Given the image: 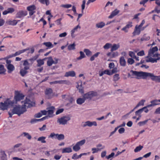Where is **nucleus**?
Here are the masks:
<instances>
[{
	"label": "nucleus",
	"mask_w": 160,
	"mask_h": 160,
	"mask_svg": "<svg viewBox=\"0 0 160 160\" xmlns=\"http://www.w3.org/2000/svg\"><path fill=\"white\" fill-rule=\"evenodd\" d=\"M24 97V96L22 94L20 93L18 91H15L14 98L16 101H19L23 99Z\"/></svg>",
	"instance_id": "nucleus-9"
},
{
	"label": "nucleus",
	"mask_w": 160,
	"mask_h": 160,
	"mask_svg": "<svg viewBox=\"0 0 160 160\" xmlns=\"http://www.w3.org/2000/svg\"><path fill=\"white\" fill-rule=\"evenodd\" d=\"M80 56L77 58V60H80L82 59L85 58L86 57L84 53L82 51H80Z\"/></svg>",
	"instance_id": "nucleus-33"
},
{
	"label": "nucleus",
	"mask_w": 160,
	"mask_h": 160,
	"mask_svg": "<svg viewBox=\"0 0 160 160\" xmlns=\"http://www.w3.org/2000/svg\"><path fill=\"white\" fill-rule=\"evenodd\" d=\"M119 75L118 74H116L113 76V80L116 81H118L119 79Z\"/></svg>",
	"instance_id": "nucleus-47"
},
{
	"label": "nucleus",
	"mask_w": 160,
	"mask_h": 160,
	"mask_svg": "<svg viewBox=\"0 0 160 160\" xmlns=\"http://www.w3.org/2000/svg\"><path fill=\"white\" fill-rule=\"evenodd\" d=\"M37 66L38 67H40L42 65L44 64V62L42 59H39L37 60Z\"/></svg>",
	"instance_id": "nucleus-30"
},
{
	"label": "nucleus",
	"mask_w": 160,
	"mask_h": 160,
	"mask_svg": "<svg viewBox=\"0 0 160 160\" xmlns=\"http://www.w3.org/2000/svg\"><path fill=\"white\" fill-rule=\"evenodd\" d=\"M18 22V21L15 20H8L6 22V23L8 25L12 26L16 25Z\"/></svg>",
	"instance_id": "nucleus-15"
},
{
	"label": "nucleus",
	"mask_w": 160,
	"mask_h": 160,
	"mask_svg": "<svg viewBox=\"0 0 160 160\" xmlns=\"http://www.w3.org/2000/svg\"><path fill=\"white\" fill-rule=\"evenodd\" d=\"M118 71V69L117 68H113V69H112V71L111 73H112V74L113 73H115L117 72Z\"/></svg>",
	"instance_id": "nucleus-60"
},
{
	"label": "nucleus",
	"mask_w": 160,
	"mask_h": 160,
	"mask_svg": "<svg viewBox=\"0 0 160 160\" xmlns=\"http://www.w3.org/2000/svg\"><path fill=\"white\" fill-rule=\"evenodd\" d=\"M6 66L8 69V72L9 73H11L14 70V67L12 64L6 65Z\"/></svg>",
	"instance_id": "nucleus-17"
},
{
	"label": "nucleus",
	"mask_w": 160,
	"mask_h": 160,
	"mask_svg": "<svg viewBox=\"0 0 160 160\" xmlns=\"http://www.w3.org/2000/svg\"><path fill=\"white\" fill-rule=\"evenodd\" d=\"M105 25V23L103 22H101L97 23L96 24V27L98 28H102Z\"/></svg>",
	"instance_id": "nucleus-20"
},
{
	"label": "nucleus",
	"mask_w": 160,
	"mask_h": 160,
	"mask_svg": "<svg viewBox=\"0 0 160 160\" xmlns=\"http://www.w3.org/2000/svg\"><path fill=\"white\" fill-rule=\"evenodd\" d=\"M156 114H160V107L157 108L154 112Z\"/></svg>",
	"instance_id": "nucleus-64"
},
{
	"label": "nucleus",
	"mask_w": 160,
	"mask_h": 160,
	"mask_svg": "<svg viewBox=\"0 0 160 160\" xmlns=\"http://www.w3.org/2000/svg\"><path fill=\"white\" fill-rule=\"evenodd\" d=\"M46 138L44 137H39L38 139V141H41V142L43 143H45L46 142V141H45Z\"/></svg>",
	"instance_id": "nucleus-40"
},
{
	"label": "nucleus",
	"mask_w": 160,
	"mask_h": 160,
	"mask_svg": "<svg viewBox=\"0 0 160 160\" xmlns=\"http://www.w3.org/2000/svg\"><path fill=\"white\" fill-rule=\"evenodd\" d=\"M125 130V129L124 128H122L119 129L118 132L119 133L122 134L124 132Z\"/></svg>",
	"instance_id": "nucleus-59"
},
{
	"label": "nucleus",
	"mask_w": 160,
	"mask_h": 160,
	"mask_svg": "<svg viewBox=\"0 0 160 160\" xmlns=\"http://www.w3.org/2000/svg\"><path fill=\"white\" fill-rule=\"evenodd\" d=\"M98 95L97 92L94 91L89 92L85 94L83 96V98H84L85 100H91L93 97H96Z\"/></svg>",
	"instance_id": "nucleus-5"
},
{
	"label": "nucleus",
	"mask_w": 160,
	"mask_h": 160,
	"mask_svg": "<svg viewBox=\"0 0 160 160\" xmlns=\"http://www.w3.org/2000/svg\"><path fill=\"white\" fill-rule=\"evenodd\" d=\"M43 44L48 47L52 48L53 47V45L50 42H45L43 43Z\"/></svg>",
	"instance_id": "nucleus-42"
},
{
	"label": "nucleus",
	"mask_w": 160,
	"mask_h": 160,
	"mask_svg": "<svg viewBox=\"0 0 160 160\" xmlns=\"http://www.w3.org/2000/svg\"><path fill=\"white\" fill-rule=\"evenodd\" d=\"M14 103L13 101H11L9 99H7L4 102H0V109L3 111L7 110L9 105L12 106Z\"/></svg>",
	"instance_id": "nucleus-4"
},
{
	"label": "nucleus",
	"mask_w": 160,
	"mask_h": 160,
	"mask_svg": "<svg viewBox=\"0 0 160 160\" xmlns=\"http://www.w3.org/2000/svg\"><path fill=\"white\" fill-rule=\"evenodd\" d=\"M72 150L70 148H63L62 151V152L64 153H69L72 152Z\"/></svg>",
	"instance_id": "nucleus-27"
},
{
	"label": "nucleus",
	"mask_w": 160,
	"mask_h": 160,
	"mask_svg": "<svg viewBox=\"0 0 160 160\" xmlns=\"http://www.w3.org/2000/svg\"><path fill=\"white\" fill-rule=\"evenodd\" d=\"M143 148L142 146L140 145L139 146L137 147L134 150V151L135 152H137L141 150Z\"/></svg>",
	"instance_id": "nucleus-43"
},
{
	"label": "nucleus",
	"mask_w": 160,
	"mask_h": 160,
	"mask_svg": "<svg viewBox=\"0 0 160 160\" xmlns=\"http://www.w3.org/2000/svg\"><path fill=\"white\" fill-rule=\"evenodd\" d=\"M1 160H7V155L5 153L4 151H3L1 152Z\"/></svg>",
	"instance_id": "nucleus-32"
},
{
	"label": "nucleus",
	"mask_w": 160,
	"mask_h": 160,
	"mask_svg": "<svg viewBox=\"0 0 160 160\" xmlns=\"http://www.w3.org/2000/svg\"><path fill=\"white\" fill-rule=\"evenodd\" d=\"M81 28L80 26H79V25H78L77 26H76L75 28H73V29H72V30L71 32H72V34H73L74 33V32L76 31H77V29L78 28Z\"/></svg>",
	"instance_id": "nucleus-48"
},
{
	"label": "nucleus",
	"mask_w": 160,
	"mask_h": 160,
	"mask_svg": "<svg viewBox=\"0 0 160 160\" xmlns=\"http://www.w3.org/2000/svg\"><path fill=\"white\" fill-rule=\"evenodd\" d=\"M59 140H63L64 139V136L63 134H58L56 138Z\"/></svg>",
	"instance_id": "nucleus-34"
},
{
	"label": "nucleus",
	"mask_w": 160,
	"mask_h": 160,
	"mask_svg": "<svg viewBox=\"0 0 160 160\" xmlns=\"http://www.w3.org/2000/svg\"><path fill=\"white\" fill-rule=\"evenodd\" d=\"M131 72L132 75H134L137 77V79H139V77H142L143 79H146L148 77H149L152 80L156 82H160V76H155L152 73L143 72L142 71L138 72L131 70Z\"/></svg>",
	"instance_id": "nucleus-2"
},
{
	"label": "nucleus",
	"mask_w": 160,
	"mask_h": 160,
	"mask_svg": "<svg viewBox=\"0 0 160 160\" xmlns=\"http://www.w3.org/2000/svg\"><path fill=\"white\" fill-rule=\"evenodd\" d=\"M111 51L112 52L118 49L120 47V45L119 44H114L112 46Z\"/></svg>",
	"instance_id": "nucleus-23"
},
{
	"label": "nucleus",
	"mask_w": 160,
	"mask_h": 160,
	"mask_svg": "<svg viewBox=\"0 0 160 160\" xmlns=\"http://www.w3.org/2000/svg\"><path fill=\"white\" fill-rule=\"evenodd\" d=\"M29 48H26L25 49L22 50L20 51H19L17 52H16L14 54V56H16L18 55H20V54L29 50Z\"/></svg>",
	"instance_id": "nucleus-26"
},
{
	"label": "nucleus",
	"mask_w": 160,
	"mask_h": 160,
	"mask_svg": "<svg viewBox=\"0 0 160 160\" xmlns=\"http://www.w3.org/2000/svg\"><path fill=\"white\" fill-rule=\"evenodd\" d=\"M76 88L78 89L79 92L81 93L84 92L83 88L82 86V82H81L80 86L78 85L76 86Z\"/></svg>",
	"instance_id": "nucleus-29"
},
{
	"label": "nucleus",
	"mask_w": 160,
	"mask_h": 160,
	"mask_svg": "<svg viewBox=\"0 0 160 160\" xmlns=\"http://www.w3.org/2000/svg\"><path fill=\"white\" fill-rule=\"evenodd\" d=\"M40 2L42 4H45L47 6L49 5V0H39Z\"/></svg>",
	"instance_id": "nucleus-45"
},
{
	"label": "nucleus",
	"mask_w": 160,
	"mask_h": 160,
	"mask_svg": "<svg viewBox=\"0 0 160 160\" xmlns=\"http://www.w3.org/2000/svg\"><path fill=\"white\" fill-rule=\"evenodd\" d=\"M61 6L64 8H68L71 7H72V5L69 4H63Z\"/></svg>",
	"instance_id": "nucleus-55"
},
{
	"label": "nucleus",
	"mask_w": 160,
	"mask_h": 160,
	"mask_svg": "<svg viewBox=\"0 0 160 160\" xmlns=\"http://www.w3.org/2000/svg\"><path fill=\"white\" fill-rule=\"evenodd\" d=\"M75 45L74 43H73L72 44H70L68 46V49L69 50H74L75 49Z\"/></svg>",
	"instance_id": "nucleus-39"
},
{
	"label": "nucleus",
	"mask_w": 160,
	"mask_h": 160,
	"mask_svg": "<svg viewBox=\"0 0 160 160\" xmlns=\"http://www.w3.org/2000/svg\"><path fill=\"white\" fill-rule=\"evenodd\" d=\"M75 75L76 73L75 72L73 71H71L66 72L64 75V76L65 77H68L69 76L73 77Z\"/></svg>",
	"instance_id": "nucleus-14"
},
{
	"label": "nucleus",
	"mask_w": 160,
	"mask_h": 160,
	"mask_svg": "<svg viewBox=\"0 0 160 160\" xmlns=\"http://www.w3.org/2000/svg\"><path fill=\"white\" fill-rule=\"evenodd\" d=\"M148 121V120H147L139 122L138 123V124L140 126L143 125L147 122Z\"/></svg>",
	"instance_id": "nucleus-53"
},
{
	"label": "nucleus",
	"mask_w": 160,
	"mask_h": 160,
	"mask_svg": "<svg viewBox=\"0 0 160 160\" xmlns=\"http://www.w3.org/2000/svg\"><path fill=\"white\" fill-rule=\"evenodd\" d=\"M29 67H24L23 68L21 69L20 71V73L22 77H24L26 74L28 73L27 70L29 69Z\"/></svg>",
	"instance_id": "nucleus-12"
},
{
	"label": "nucleus",
	"mask_w": 160,
	"mask_h": 160,
	"mask_svg": "<svg viewBox=\"0 0 160 160\" xmlns=\"http://www.w3.org/2000/svg\"><path fill=\"white\" fill-rule=\"evenodd\" d=\"M127 62L129 64L132 65L134 62V60L132 58H128Z\"/></svg>",
	"instance_id": "nucleus-46"
},
{
	"label": "nucleus",
	"mask_w": 160,
	"mask_h": 160,
	"mask_svg": "<svg viewBox=\"0 0 160 160\" xmlns=\"http://www.w3.org/2000/svg\"><path fill=\"white\" fill-rule=\"evenodd\" d=\"M97 124L96 121L91 122L89 121L83 122L82 123L81 125V126L83 128H85L87 126L91 127L92 126H97Z\"/></svg>",
	"instance_id": "nucleus-8"
},
{
	"label": "nucleus",
	"mask_w": 160,
	"mask_h": 160,
	"mask_svg": "<svg viewBox=\"0 0 160 160\" xmlns=\"http://www.w3.org/2000/svg\"><path fill=\"white\" fill-rule=\"evenodd\" d=\"M86 142L85 139L82 140L76 143L75 145L73 147V150L75 152H77L80 149V146L84 145Z\"/></svg>",
	"instance_id": "nucleus-7"
},
{
	"label": "nucleus",
	"mask_w": 160,
	"mask_h": 160,
	"mask_svg": "<svg viewBox=\"0 0 160 160\" xmlns=\"http://www.w3.org/2000/svg\"><path fill=\"white\" fill-rule=\"evenodd\" d=\"M27 9L29 11V15L31 16L35 12L33 11L36 9V8L34 5H33L28 7L27 8Z\"/></svg>",
	"instance_id": "nucleus-13"
},
{
	"label": "nucleus",
	"mask_w": 160,
	"mask_h": 160,
	"mask_svg": "<svg viewBox=\"0 0 160 160\" xmlns=\"http://www.w3.org/2000/svg\"><path fill=\"white\" fill-rule=\"evenodd\" d=\"M62 80L59 81H55L50 82L51 84H56L59 83V84H62Z\"/></svg>",
	"instance_id": "nucleus-51"
},
{
	"label": "nucleus",
	"mask_w": 160,
	"mask_h": 160,
	"mask_svg": "<svg viewBox=\"0 0 160 160\" xmlns=\"http://www.w3.org/2000/svg\"><path fill=\"white\" fill-rule=\"evenodd\" d=\"M105 148L104 146H103L100 149L99 148H93L92 149V151H93L92 153H97L98 152L99 150H100L101 149H103Z\"/></svg>",
	"instance_id": "nucleus-37"
},
{
	"label": "nucleus",
	"mask_w": 160,
	"mask_h": 160,
	"mask_svg": "<svg viewBox=\"0 0 160 160\" xmlns=\"http://www.w3.org/2000/svg\"><path fill=\"white\" fill-rule=\"evenodd\" d=\"M144 55V53L143 51H142L137 53V55L139 56H142Z\"/></svg>",
	"instance_id": "nucleus-63"
},
{
	"label": "nucleus",
	"mask_w": 160,
	"mask_h": 160,
	"mask_svg": "<svg viewBox=\"0 0 160 160\" xmlns=\"http://www.w3.org/2000/svg\"><path fill=\"white\" fill-rule=\"evenodd\" d=\"M145 102V100H141L138 103V104L140 106H143L144 104V102Z\"/></svg>",
	"instance_id": "nucleus-61"
},
{
	"label": "nucleus",
	"mask_w": 160,
	"mask_h": 160,
	"mask_svg": "<svg viewBox=\"0 0 160 160\" xmlns=\"http://www.w3.org/2000/svg\"><path fill=\"white\" fill-rule=\"evenodd\" d=\"M119 12L120 11L119 10H118L117 9H115L114 11L112 12L111 14L109 16V18H112L114 16L117 15Z\"/></svg>",
	"instance_id": "nucleus-19"
},
{
	"label": "nucleus",
	"mask_w": 160,
	"mask_h": 160,
	"mask_svg": "<svg viewBox=\"0 0 160 160\" xmlns=\"http://www.w3.org/2000/svg\"><path fill=\"white\" fill-rule=\"evenodd\" d=\"M45 93L46 97L48 99L52 98L53 96L52 90L51 88H46L45 91Z\"/></svg>",
	"instance_id": "nucleus-10"
},
{
	"label": "nucleus",
	"mask_w": 160,
	"mask_h": 160,
	"mask_svg": "<svg viewBox=\"0 0 160 160\" xmlns=\"http://www.w3.org/2000/svg\"><path fill=\"white\" fill-rule=\"evenodd\" d=\"M5 71L4 66L2 64H0V74L3 73Z\"/></svg>",
	"instance_id": "nucleus-41"
},
{
	"label": "nucleus",
	"mask_w": 160,
	"mask_h": 160,
	"mask_svg": "<svg viewBox=\"0 0 160 160\" xmlns=\"http://www.w3.org/2000/svg\"><path fill=\"white\" fill-rule=\"evenodd\" d=\"M48 61L47 62L48 66H51L53 64H54V61L53 60L52 57H50L48 58Z\"/></svg>",
	"instance_id": "nucleus-21"
},
{
	"label": "nucleus",
	"mask_w": 160,
	"mask_h": 160,
	"mask_svg": "<svg viewBox=\"0 0 160 160\" xmlns=\"http://www.w3.org/2000/svg\"><path fill=\"white\" fill-rule=\"evenodd\" d=\"M26 15V14L24 13V12L20 11L17 13V17L18 18H20L23 16H25Z\"/></svg>",
	"instance_id": "nucleus-28"
},
{
	"label": "nucleus",
	"mask_w": 160,
	"mask_h": 160,
	"mask_svg": "<svg viewBox=\"0 0 160 160\" xmlns=\"http://www.w3.org/2000/svg\"><path fill=\"white\" fill-rule=\"evenodd\" d=\"M129 56L132 58H134L136 56L135 53L132 51H130L129 53Z\"/></svg>",
	"instance_id": "nucleus-50"
},
{
	"label": "nucleus",
	"mask_w": 160,
	"mask_h": 160,
	"mask_svg": "<svg viewBox=\"0 0 160 160\" xmlns=\"http://www.w3.org/2000/svg\"><path fill=\"white\" fill-rule=\"evenodd\" d=\"M22 103H24V105L22 106L19 105L13 108L12 111L13 114H17L20 116L26 111V108H30L34 106L35 105L34 102H31L27 98L24 101L22 102Z\"/></svg>",
	"instance_id": "nucleus-1"
},
{
	"label": "nucleus",
	"mask_w": 160,
	"mask_h": 160,
	"mask_svg": "<svg viewBox=\"0 0 160 160\" xmlns=\"http://www.w3.org/2000/svg\"><path fill=\"white\" fill-rule=\"evenodd\" d=\"M14 11V10L13 8H8L6 10L4 11L3 12V14L4 15H5L8 13H12Z\"/></svg>",
	"instance_id": "nucleus-24"
},
{
	"label": "nucleus",
	"mask_w": 160,
	"mask_h": 160,
	"mask_svg": "<svg viewBox=\"0 0 160 160\" xmlns=\"http://www.w3.org/2000/svg\"><path fill=\"white\" fill-rule=\"evenodd\" d=\"M158 49L157 47H155L149 49L148 52V56L146 57L148 59L146 60L147 62H151L153 63L157 62L158 60L160 59V57H158V53L156 52Z\"/></svg>",
	"instance_id": "nucleus-3"
},
{
	"label": "nucleus",
	"mask_w": 160,
	"mask_h": 160,
	"mask_svg": "<svg viewBox=\"0 0 160 160\" xmlns=\"http://www.w3.org/2000/svg\"><path fill=\"white\" fill-rule=\"evenodd\" d=\"M104 74H106L109 75H112V73L110 72L108 70H105L103 71Z\"/></svg>",
	"instance_id": "nucleus-56"
},
{
	"label": "nucleus",
	"mask_w": 160,
	"mask_h": 160,
	"mask_svg": "<svg viewBox=\"0 0 160 160\" xmlns=\"http://www.w3.org/2000/svg\"><path fill=\"white\" fill-rule=\"evenodd\" d=\"M144 108H143L141 109H139L138 110L136 111L135 112L136 115L139 116L140 117H141V114L143 111L144 109Z\"/></svg>",
	"instance_id": "nucleus-31"
},
{
	"label": "nucleus",
	"mask_w": 160,
	"mask_h": 160,
	"mask_svg": "<svg viewBox=\"0 0 160 160\" xmlns=\"http://www.w3.org/2000/svg\"><path fill=\"white\" fill-rule=\"evenodd\" d=\"M62 84H66L67 85H70L71 82L68 81L67 80H62Z\"/></svg>",
	"instance_id": "nucleus-49"
},
{
	"label": "nucleus",
	"mask_w": 160,
	"mask_h": 160,
	"mask_svg": "<svg viewBox=\"0 0 160 160\" xmlns=\"http://www.w3.org/2000/svg\"><path fill=\"white\" fill-rule=\"evenodd\" d=\"M23 65L25 66L24 67H29V63L27 60H25L24 61Z\"/></svg>",
	"instance_id": "nucleus-52"
},
{
	"label": "nucleus",
	"mask_w": 160,
	"mask_h": 160,
	"mask_svg": "<svg viewBox=\"0 0 160 160\" xmlns=\"http://www.w3.org/2000/svg\"><path fill=\"white\" fill-rule=\"evenodd\" d=\"M63 109L62 108L58 110L56 112V115H58L59 114L62 113V112L63 111Z\"/></svg>",
	"instance_id": "nucleus-58"
},
{
	"label": "nucleus",
	"mask_w": 160,
	"mask_h": 160,
	"mask_svg": "<svg viewBox=\"0 0 160 160\" xmlns=\"http://www.w3.org/2000/svg\"><path fill=\"white\" fill-rule=\"evenodd\" d=\"M67 35V33L66 32H64L63 33L60 34L59 35V37L60 38H62L65 37Z\"/></svg>",
	"instance_id": "nucleus-62"
},
{
	"label": "nucleus",
	"mask_w": 160,
	"mask_h": 160,
	"mask_svg": "<svg viewBox=\"0 0 160 160\" xmlns=\"http://www.w3.org/2000/svg\"><path fill=\"white\" fill-rule=\"evenodd\" d=\"M21 136L25 137L29 140L31 139L32 138L31 135L29 133L26 132H23L21 134Z\"/></svg>",
	"instance_id": "nucleus-22"
},
{
	"label": "nucleus",
	"mask_w": 160,
	"mask_h": 160,
	"mask_svg": "<svg viewBox=\"0 0 160 160\" xmlns=\"http://www.w3.org/2000/svg\"><path fill=\"white\" fill-rule=\"evenodd\" d=\"M140 28L137 25L135 27L134 31L133 32V35L135 36L136 35H139L140 34Z\"/></svg>",
	"instance_id": "nucleus-18"
},
{
	"label": "nucleus",
	"mask_w": 160,
	"mask_h": 160,
	"mask_svg": "<svg viewBox=\"0 0 160 160\" xmlns=\"http://www.w3.org/2000/svg\"><path fill=\"white\" fill-rule=\"evenodd\" d=\"M71 119L70 117L68 116H64L58 119L57 122L60 125H65L67 124L68 121Z\"/></svg>",
	"instance_id": "nucleus-6"
},
{
	"label": "nucleus",
	"mask_w": 160,
	"mask_h": 160,
	"mask_svg": "<svg viewBox=\"0 0 160 160\" xmlns=\"http://www.w3.org/2000/svg\"><path fill=\"white\" fill-rule=\"evenodd\" d=\"M38 121H40L39 119H33L31 120L30 122L32 124Z\"/></svg>",
	"instance_id": "nucleus-57"
},
{
	"label": "nucleus",
	"mask_w": 160,
	"mask_h": 160,
	"mask_svg": "<svg viewBox=\"0 0 160 160\" xmlns=\"http://www.w3.org/2000/svg\"><path fill=\"white\" fill-rule=\"evenodd\" d=\"M150 102L151 103H152L154 106L160 104V103L159 102L158 100L156 99L151 101Z\"/></svg>",
	"instance_id": "nucleus-35"
},
{
	"label": "nucleus",
	"mask_w": 160,
	"mask_h": 160,
	"mask_svg": "<svg viewBox=\"0 0 160 160\" xmlns=\"http://www.w3.org/2000/svg\"><path fill=\"white\" fill-rule=\"evenodd\" d=\"M47 114L49 117H52L53 116V113L55 110V107L51 106L47 108Z\"/></svg>",
	"instance_id": "nucleus-11"
},
{
	"label": "nucleus",
	"mask_w": 160,
	"mask_h": 160,
	"mask_svg": "<svg viewBox=\"0 0 160 160\" xmlns=\"http://www.w3.org/2000/svg\"><path fill=\"white\" fill-rule=\"evenodd\" d=\"M58 134H55V133L53 132L51 133L49 136V138H53L54 137H55V138H56L57 137V135Z\"/></svg>",
	"instance_id": "nucleus-54"
},
{
	"label": "nucleus",
	"mask_w": 160,
	"mask_h": 160,
	"mask_svg": "<svg viewBox=\"0 0 160 160\" xmlns=\"http://www.w3.org/2000/svg\"><path fill=\"white\" fill-rule=\"evenodd\" d=\"M150 37L149 36H147L146 35H144L143 37L141 39L142 41H148L149 40Z\"/></svg>",
	"instance_id": "nucleus-38"
},
{
	"label": "nucleus",
	"mask_w": 160,
	"mask_h": 160,
	"mask_svg": "<svg viewBox=\"0 0 160 160\" xmlns=\"http://www.w3.org/2000/svg\"><path fill=\"white\" fill-rule=\"evenodd\" d=\"M112 46V44L110 43H107L103 46V48L105 49H108L109 48L111 47Z\"/></svg>",
	"instance_id": "nucleus-44"
},
{
	"label": "nucleus",
	"mask_w": 160,
	"mask_h": 160,
	"mask_svg": "<svg viewBox=\"0 0 160 160\" xmlns=\"http://www.w3.org/2000/svg\"><path fill=\"white\" fill-rule=\"evenodd\" d=\"M119 63L121 66L125 67L126 64V62L123 56L121 57L119 59Z\"/></svg>",
	"instance_id": "nucleus-16"
},
{
	"label": "nucleus",
	"mask_w": 160,
	"mask_h": 160,
	"mask_svg": "<svg viewBox=\"0 0 160 160\" xmlns=\"http://www.w3.org/2000/svg\"><path fill=\"white\" fill-rule=\"evenodd\" d=\"M85 100L84 98H83V96L82 98H79L77 100V103L78 104L81 105L83 103Z\"/></svg>",
	"instance_id": "nucleus-25"
},
{
	"label": "nucleus",
	"mask_w": 160,
	"mask_h": 160,
	"mask_svg": "<svg viewBox=\"0 0 160 160\" xmlns=\"http://www.w3.org/2000/svg\"><path fill=\"white\" fill-rule=\"evenodd\" d=\"M84 52L85 53L86 55L88 56H91L92 54V52L88 49H85L84 50Z\"/></svg>",
	"instance_id": "nucleus-36"
}]
</instances>
